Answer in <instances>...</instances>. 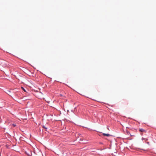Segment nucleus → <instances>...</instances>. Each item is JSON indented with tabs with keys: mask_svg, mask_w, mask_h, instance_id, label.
Listing matches in <instances>:
<instances>
[{
	"mask_svg": "<svg viewBox=\"0 0 156 156\" xmlns=\"http://www.w3.org/2000/svg\"><path fill=\"white\" fill-rule=\"evenodd\" d=\"M43 127L46 129H47V128L46 127H45L44 126H43Z\"/></svg>",
	"mask_w": 156,
	"mask_h": 156,
	"instance_id": "obj_5",
	"label": "nucleus"
},
{
	"mask_svg": "<svg viewBox=\"0 0 156 156\" xmlns=\"http://www.w3.org/2000/svg\"><path fill=\"white\" fill-rule=\"evenodd\" d=\"M139 130L140 131L142 132L145 131V130L143 129H139Z\"/></svg>",
	"mask_w": 156,
	"mask_h": 156,
	"instance_id": "obj_2",
	"label": "nucleus"
},
{
	"mask_svg": "<svg viewBox=\"0 0 156 156\" xmlns=\"http://www.w3.org/2000/svg\"><path fill=\"white\" fill-rule=\"evenodd\" d=\"M10 93V91L9 90H8L7 91V94H9V93Z\"/></svg>",
	"mask_w": 156,
	"mask_h": 156,
	"instance_id": "obj_3",
	"label": "nucleus"
},
{
	"mask_svg": "<svg viewBox=\"0 0 156 156\" xmlns=\"http://www.w3.org/2000/svg\"><path fill=\"white\" fill-rule=\"evenodd\" d=\"M103 135L104 136H110V135L108 134H106L105 133H103Z\"/></svg>",
	"mask_w": 156,
	"mask_h": 156,
	"instance_id": "obj_1",
	"label": "nucleus"
},
{
	"mask_svg": "<svg viewBox=\"0 0 156 156\" xmlns=\"http://www.w3.org/2000/svg\"><path fill=\"white\" fill-rule=\"evenodd\" d=\"M12 125H13V127H15V126H16V125H15V124H12Z\"/></svg>",
	"mask_w": 156,
	"mask_h": 156,
	"instance_id": "obj_4",
	"label": "nucleus"
}]
</instances>
